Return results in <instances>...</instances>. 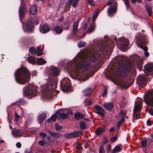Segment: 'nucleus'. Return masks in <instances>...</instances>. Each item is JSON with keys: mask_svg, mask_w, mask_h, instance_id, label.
<instances>
[{"mask_svg": "<svg viewBox=\"0 0 153 153\" xmlns=\"http://www.w3.org/2000/svg\"><path fill=\"white\" fill-rule=\"evenodd\" d=\"M83 59H84V58L81 56H76L69 63L68 70L71 74H73L75 78L78 79H81L85 80L92 76L94 73L92 72L89 73L88 75L82 72V68L83 71H85L90 67V63L88 61H82L76 64V63L79 60Z\"/></svg>", "mask_w": 153, "mask_h": 153, "instance_id": "f257e3e1", "label": "nucleus"}, {"mask_svg": "<svg viewBox=\"0 0 153 153\" xmlns=\"http://www.w3.org/2000/svg\"><path fill=\"white\" fill-rule=\"evenodd\" d=\"M122 70V68H120L114 71L113 65H109L105 72L106 75L110 77L113 82L115 84L123 88H126L128 85L121 77H126L127 74L126 72L123 71Z\"/></svg>", "mask_w": 153, "mask_h": 153, "instance_id": "f03ea898", "label": "nucleus"}, {"mask_svg": "<svg viewBox=\"0 0 153 153\" xmlns=\"http://www.w3.org/2000/svg\"><path fill=\"white\" fill-rule=\"evenodd\" d=\"M131 60L133 61L132 63H126L124 64V62L126 61V58L125 56H122L119 59V64L120 66L122 67L126 71H129L131 70V67L134 65H137L139 70L142 68V60L137 55H134L132 56Z\"/></svg>", "mask_w": 153, "mask_h": 153, "instance_id": "7ed1b4c3", "label": "nucleus"}, {"mask_svg": "<svg viewBox=\"0 0 153 153\" xmlns=\"http://www.w3.org/2000/svg\"><path fill=\"white\" fill-rule=\"evenodd\" d=\"M15 79L18 83L25 84L30 80V72L26 68H19L14 73Z\"/></svg>", "mask_w": 153, "mask_h": 153, "instance_id": "20e7f679", "label": "nucleus"}, {"mask_svg": "<svg viewBox=\"0 0 153 153\" xmlns=\"http://www.w3.org/2000/svg\"><path fill=\"white\" fill-rule=\"evenodd\" d=\"M105 42H103L101 44V45H98L99 49L100 51L102 52L105 51L106 49L108 48H110L111 49H113L114 46V42L116 41V38H114V41L113 40L112 42H111L110 41H107L106 40L108 39V37H106L105 38Z\"/></svg>", "mask_w": 153, "mask_h": 153, "instance_id": "39448f33", "label": "nucleus"}, {"mask_svg": "<svg viewBox=\"0 0 153 153\" xmlns=\"http://www.w3.org/2000/svg\"><path fill=\"white\" fill-rule=\"evenodd\" d=\"M116 44L118 48L124 51L126 50L128 44V40L124 37L120 38L118 39V41L116 42Z\"/></svg>", "mask_w": 153, "mask_h": 153, "instance_id": "423d86ee", "label": "nucleus"}, {"mask_svg": "<svg viewBox=\"0 0 153 153\" xmlns=\"http://www.w3.org/2000/svg\"><path fill=\"white\" fill-rule=\"evenodd\" d=\"M146 42V39L143 36H141L137 42V44L138 47L141 48H142L144 51V54L146 56H149V53L147 51L148 50V48L146 47H143V45Z\"/></svg>", "mask_w": 153, "mask_h": 153, "instance_id": "0eeeda50", "label": "nucleus"}, {"mask_svg": "<svg viewBox=\"0 0 153 153\" xmlns=\"http://www.w3.org/2000/svg\"><path fill=\"white\" fill-rule=\"evenodd\" d=\"M142 100L140 98L137 99V101L135 102L134 108L133 110L134 118L136 119L140 118V116L138 113H136V111H138L141 109L142 106Z\"/></svg>", "mask_w": 153, "mask_h": 153, "instance_id": "6e6552de", "label": "nucleus"}, {"mask_svg": "<svg viewBox=\"0 0 153 153\" xmlns=\"http://www.w3.org/2000/svg\"><path fill=\"white\" fill-rule=\"evenodd\" d=\"M144 99L147 105L153 106V91L149 93L144 96Z\"/></svg>", "mask_w": 153, "mask_h": 153, "instance_id": "1a4fd4ad", "label": "nucleus"}, {"mask_svg": "<svg viewBox=\"0 0 153 153\" xmlns=\"http://www.w3.org/2000/svg\"><path fill=\"white\" fill-rule=\"evenodd\" d=\"M36 88L32 84L28 86L26 91V94L27 96L31 95L32 96H36Z\"/></svg>", "mask_w": 153, "mask_h": 153, "instance_id": "9d476101", "label": "nucleus"}, {"mask_svg": "<svg viewBox=\"0 0 153 153\" xmlns=\"http://www.w3.org/2000/svg\"><path fill=\"white\" fill-rule=\"evenodd\" d=\"M117 3H115L113 6H110L108 10V13L110 16H112L116 12L117 9Z\"/></svg>", "mask_w": 153, "mask_h": 153, "instance_id": "9b49d317", "label": "nucleus"}, {"mask_svg": "<svg viewBox=\"0 0 153 153\" xmlns=\"http://www.w3.org/2000/svg\"><path fill=\"white\" fill-rule=\"evenodd\" d=\"M95 109L96 110V113L101 115L103 118L105 117V111L104 109L99 105H96L94 106Z\"/></svg>", "mask_w": 153, "mask_h": 153, "instance_id": "f8f14e48", "label": "nucleus"}, {"mask_svg": "<svg viewBox=\"0 0 153 153\" xmlns=\"http://www.w3.org/2000/svg\"><path fill=\"white\" fill-rule=\"evenodd\" d=\"M26 10L24 7L23 4V1L22 0L21 2V4L19 9V15L20 19L23 18L26 12Z\"/></svg>", "mask_w": 153, "mask_h": 153, "instance_id": "ddd939ff", "label": "nucleus"}, {"mask_svg": "<svg viewBox=\"0 0 153 153\" xmlns=\"http://www.w3.org/2000/svg\"><path fill=\"white\" fill-rule=\"evenodd\" d=\"M62 82V83H63L65 85L63 89L64 91H67L69 89L68 87L71 84L70 80L68 78H66L64 79Z\"/></svg>", "mask_w": 153, "mask_h": 153, "instance_id": "4468645a", "label": "nucleus"}, {"mask_svg": "<svg viewBox=\"0 0 153 153\" xmlns=\"http://www.w3.org/2000/svg\"><path fill=\"white\" fill-rule=\"evenodd\" d=\"M33 26V24L32 21H28L25 25L24 29L25 30L30 31L31 30Z\"/></svg>", "mask_w": 153, "mask_h": 153, "instance_id": "2eb2a0df", "label": "nucleus"}, {"mask_svg": "<svg viewBox=\"0 0 153 153\" xmlns=\"http://www.w3.org/2000/svg\"><path fill=\"white\" fill-rule=\"evenodd\" d=\"M96 49H94L92 50L91 55L90 58V60L91 62H94L96 61L99 57V55L97 53L94 52Z\"/></svg>", "mask_w": 153, "mask_h": 153, "instance_id": "dca6fc26", "label": "nucleus"}, {"mask_svg": "<svg viewBox=\"0 0 153 153\" xmlns=\"http://www.w3.org/2000/svg\"><path fill=\"white\" fill-rule=\"evenodd\" d=\"M58 115L63 119H65L67 118L68 114L66 113V110L64 109H61L58 110L57 111Z\"/></svg>", "mask_w": 153, "mask_h": 153, "instance_id": "f3484780", "label": "nucleus"}, {"mask_svg": "<svg viewBox=\"0 0 153 153\" xmlns=\"http://www.w3.org/2000/svg\"><path fill=\"white\" fill-rule=\"evenodd\" d=\"M103 106L107 110L111 111L113 108L114 105L113 102H107L105 103Z\"/></svg>", "mask_w": 153, "mask_h": 153, "instance_id": "a211bd4d", "label": "nucleus"}, {"mask_svg": "<svg viewBox=\"0 0 153 153\" xmlns=\"http://www.w3.org/2000/svg\"><path fill=\"white\" fill-rule=\"evenodd\" d=\"M79 0H68L67 5L68 6H71L72 5L73 7H75L77 5L78 2Z\"/></svg>", "mask_w": 153, "mask_h": 153, "instance_id": "6ab92c4d", "label": "nucleus"}, {"mask_svg": "<svg viewBox=\"0 0 153 153\" xmlns=\"http://www.w3.org/2000/svg\"><path fill=\"white\" fill-rule=\"evenodd\" d=\"M79 24V21L74 23L72 26V33L74 35H76L77 33L78 26Z\"/></svg>", "mask_w": 153, "mask_h": 153, "instance_id": "aec40b11", "label": "nucleus"}, {"mask_svg": "<svg viewBox=\"0 0 153 153\" xmlns=\"http://www.w3.org/2000/svg\"><path fill=\"white\" fill-rule=\"evenodd\" d=\"M40 30L43 33H45L49 31V28L46 25H43L40 26Z\"/></svg>", "mask_w": 153, "mask_h": 153, "instance_id": "412c9836", "label": "nucleus"}, {"mask_svg": "<svg viewBox=\"0 0 153 153\" xmlns=\"http://www.w3.org/2000/svg\"><path fill=\"white\" fill-rule=\"evenodd\" d=\"M50 69L51 73L54 76L57 75L59 71V69L58 68L53 66L50 68Z\"/></svg>", "mask_w": 153, "mask_h": 153, "instance_id": "4be33fe9", "label": "nucleus"}, {"mask_svg": "<svg viewBox=\"0 0 153 153\" xmlns=\"http://www.w3.org/2000/svg\"><path fill=\"white\" fill-rule=\"evenodd\" d=\"M12 134L15 137H20L22 136V133L19 129L13 130Z\"/></svg>", "mask_w": 153, "mask_h": 153, "instance_id": "5701e85b", "label": "nucleus"}, {"mask_svg": "<svg viewBox=\"0 0 153 153\" xmlns=\"http://www.w3.org/2000/svg\"><path fill=\"white\" fill-rule=\"evenodd\" d=\"M105 130V128L104 126L99 127L97 129L95 133L97 135H99Z\"/></svg>", "mask_w": 153, "mask_h": 153, "instance_id": "b1692460", "label": "nucleus"}, {"mask_svg": "<svg viewBox=\"0 0 153 153\" xmlns=\"http://www.w3.org/2000/svg\"><path fill=\"white\" fill-rule=\"evenodd\" d=\"M29 12L31 14L33 15L36 14L37 12L36 5H33L31 6L30 8Z\"/></svg>", "mask_w": 153, "mask_h": 153, "instance_id": "393cba45", "label": "nucleus"}, {"mask_svg": "<svg viewBox=\"0 0 153 153\" xmlns=\"http://www.w3.org/2000/svg\"><path fill=\"white\" fill-rule=\"evenodd\" d=\"M50 79L49 77L48 79V85L47 86L46 91L49 92H51L52 90L53 84L51 82H50Z\"/></svg>", "mask_w": 153, "mask_h": 153, "instance_id": "a878e982", "label": "nucleus"}, {"mask_svg": "<svg viewBox=\"0 0 153 153\" xmlns=\"http://www.w3.org/2000/svg\"><path fill=\"white\" fill-rule=\"evenodd\" d=\"M91 92V88H87L83 91L84 95L85 97H88L90 95Z\"/></svg>", "mask_w": 153, "mask_h": 153, "instance_id": "bb28decb", "label": "nucleus"}, {"mask_svg": "<svg viewBox=\"0 0 153 153\" xmlns=\"http://www.w3.org/2000/svg\"><path fill=\"white\" fill-rule=\"evenodd\" d=\"M58 115V113L57 112H56L54 113L53 115H52L51 117V118L48 119L47 120V122H51V121L53 122H55L56 119Z\"/></svg>", "mask_w": 153, "mask_h": 153, "instance_id": "cd10ccee", "label": "nucleus"}, {"mask_svg": "<svg viewBox=\"0 0 153 153\" xmlns=\"http://www.w3.org/2000/svg\"><path fill=\"white\" fill-rule=\"evenodd\" d=\"M72 133L73 138L78 137L82 134V131L80 130L76 131Z\"/></svg>", "mask_w": 153, "mask_h": 153, "instance_id": "c85d7f7f", "label": "nucleus"}, {"mask_svg": "<svg viewBox=\"0 0 153 153\" xmlns=\"http://www.w3.org/2000/svg\"><path fill=\"white\" fill-rule=\"evenodd\" d=\"M54 30L56 34L61 33L62 31V28L59 26H56L54 28Z\"/></svg>", "mask_w": 153, "mask_h": 153, "instance_id": "c756f323", "label": "nucleus"}, {"mask_svg": "<svg viewBox=\"0 0 153 153\" xmlns=\"http://www.w3.org/2000/svg\"><path fill=\"white\" fill-rule=\"evenodd\" d=\"M48 132L55 138H58L60 136V134L58 133L53 132L52 131H48Z\"/></svg>", "mask_w": 153, "mask_h": 153, "instance_id": "7c9ffc66", "label": "nucleus"}, {"mask_svg": "<svg viewBox=\"0 0 153 153\" xmlns=\"http://www.w3.org/2000/svg\"><path fill=\"white\" fill-rule=\"evenodd\" d=\"M36 61L37 64L40 65L45 64L47 62L44 59L41 58H38Z\"/></svg>", "mask_w": 153, "mask_h": 153, "instance_id": "2f4dec72", "label": "nucleus"}, {"mask_svg": "<svg viewBox=\"0 0 153 153\" xmlns=\"http://www.w3.org/2000/svg\"><path fill=\"white\" fill-rule=\"evenodd\" d=\"M46 115L45 113L40 114L38 118V120L40 123H42L43 120L45 118Z\"/></svg>", "mask_w": 153, "mask_h": 153, "instance_id": "473e14b6", "label": "nucleus"}, {"mask_svg": "<svg viewBox=\"0 0 153 153\" xmlns=\"http://www.w3.org/2000/svg\"><path fill=\"white\" fill-rule=\"evenodd\" d=\"M121 146L120 145H117L112 150V152L114 153L116 152H119L121 151Z\"/></svg>", "mask_w": 153, "mask_h": 153, "instance_id": "72a5a7b5", "label": "nucleus"}, {"mask_svg": "<svg viewBox=\"0 0 153 153\" xmlns=\"http://www.w3.org/2000/svg\"><path fill=\"white\" fill-rule=\"evenodd\" d=\"M74 117L76 119H79L82 118L83 117V115L79 112H77L75 114Z\"/></svg>", "mask_w": 153, "mask_h": 153, "instance_id": "f704fd0d", "label": "nucleus"}, {"mask_svg": "<svg viewBox=\"0 0 153 153\" xmlns=\"http://www.w3.org/2000/svg\"><path fill=\"white\" fill-rule=\"evenodd\" d=\"M70 25L69 23L67 21L65 22L63 26V29L67 30L69 29Z\"/></svg>", "mask_w": 153, "mask_h": 153, "instance_id": "c9c22d12", "label": "nucleus"}, {"mask_svg": "<svg viewBox=\"0 0 153 153\" xmlns=\"http://www.w3.org/2000/svg\"><path fill=\"white\" fill-rule=\"evenodd\" d=\"M95 28V26L94 25H91L87 31V33H90L94 31Z\"/></svg>", "mask_w": 153, "mask_h": 153, "instance_id": "e433bc0d", "label": "nucleus"}, {"mask_svg": "<svg viewBox=\"0 0 153 153\" xmlns=\"http://www.w3.org/2000/svg\"><path fill=\"white\" fill-rule=\"evenodd\" d=\"M27 60L28 62L30 63H33L35 61L34 58L33 56L29 57Z\"/></svg>", "mask_w": 153, "mask_h": 153, "instance_id": "4c0bfd02", "label": "nucleus"}, {"mask_svg": "<svg viewBox=\"0 0 153 153\" xmlns=\"http://www.w3.org/2000/svg\"><path fill=\"white\" fill-rule=\"evenodd\" d=\"M100 10H97L94 12L92 16V20L93 21L96 18Z\"/></svg>", "mask_w": 153, "mask_h": 153, "instance_id": "58836bf2", "label": "nucleus"}, {"mask_svg": "<svg viewBox=\"0 0 153 153\" xmlns=\"http://www.w3.org/2000/svg\"><path fill=\"white\" fill-rule=\"evenodd\" d=\"M77 45L79 48H81L85 46V43L84 41H80L78 43Z\"/></svg>", "mask_w": 153, "mask_h": 153, "instance_id": "ea45409f", "label": "nucleus"}, {"mask_svg": "<svg viewBox=\"0 0 153 153\" xmlns=\"http://www.w3.org/2000/svg\"><path fill=\"white\" fill-rule=\"evenodd\" d=\"M139 80L140 81V83L143 84L145 82L146 80V78L143 75L140 76Z\"/></svg>", "mask_w": 153, "mask_h": 153, "instance_id": "a19ab883", "label": "nucleus"}, {"mask_svg": "<svg viewBox=\"0 0 153 153\" xmlns=\"http://www.w3.org/2000/svg\"><path fill=\"white\" fill-rule=\"evenodd\" d=\"M47 140H46L44 138L43 139V140L45 142V143L46 145L47 146H49L50 144V141L51 140L49 137H47Z\"/></svg>", "mask_w": 153, "mask_h": 153, "instance_id": "79ce46f5", "label": "nucleus"}, {"mask_svg": "<svg viewBox=\"0 0 153 153\" xmlns=\"http://www.w3.org/2000/svg\"><path fill=\"white\" fill-rule=\"evenodd\" d=\"M80 128L82 129H85L86 126L85 123L83 122H81L79 123Z\"/></svg>", "mask_w": 153, "mask_h": 153, "instance_id": "37998d69", "label": "nucleus"}, {"mask_svg": "<svg viewBox=\"0 0 153 153\" xmlns=\"http://www.w3.org/2000/svg\"><path fill=\"white\" fill-rule=\"evenodd\" d=\"M147 140L144 139L141 142V146L143 147H145L147 145Z\"/></svg>", "mask_w": 153, "mask_h": 153, "instance_id": "c03bdc74", "label": "nucleus"}, {"mask_svg": "<svg viewBox=\"0 0 153 153\" xmlns=\"http://www.w3.org/2000/svg\"><path fill=\"white\" fill-rule=\"evenodd\" d=\"M147 10L149 16H151L152 14V9L151 7L149 6L147 7Z\"/></svg>", "mask_w": 153, "mask_h": 153, "instance_id": "a18cd8bd", "label": "nucleus"}, {"mask_svg": "<svg viewBox=\"0 0 153 153\" xmlns=\"http://www.w3.org/2000/svg\"><path fill=\"white\" fill-rule=\"evenodd\" d=\"M65 137L67 139H70L73 138L72 133H66L65 134Z\"/></svg>", "mask_w": 153, "mask_h": 153, "instance_id": "49530a36", "label": "nucleus"}, {"mask_svg": "<svg viewBox=\"0 0 153 153\" xmlns=\"http://www.w3.org/2000/svg\"><path fill=\"white\" fill-rule=\"evenodd\" d=\"M115 3H117L116 2L114 1V0H109L107 4V5H111V6H114V4Z\"/></svg>", "mask_w": 153, "mask_h": 153, "instance_id": "de8ad7c7", "label": "nucleus"}, {"mask_svg": "<svg viewBox=\"0 0 153 153\" xmlns=\"http://www.w3.org/2000/svg\"><path fill=\"white\" fill-rule=\"evenodd\" d=\"M29 52L31 53H35L36 52V49L34 47H31L29 50Z\"/></svg>", "mask_w": 153, "mask_h": 153, "instance_id": "09e8293b", "label": "nucleus"}, {"mask_svg": "<svg viewBox=\"0 0 153 153\" xmlns=\"http://www.w3.org/2000/svg\"><path fill=\"white\" fill-rule=\"evenodd\" d=\"M107 88L106 86L104 87V90L102 94V96L103 97H105L106 96L107 93Z\"/></svg>", "mask_w": 153, "mask_h": 153, "instance_id": "8fccbe9b", "label": "nucleus"}, {"mask_svg": "<svg viewBox=\"0 0 153 153\" xmlns=\"http://www.w3.org/2000/svg\"><path fill=\"white\" fill-rule=\"evenodd\" d=\"M14 117L15 120L16 121V122H17L20 118V116L17 113L15 112L14 113Z\"/></svg>", "mask_w": 153, "mask_h": 153, "instance_id": "3c124183", "label": "nucleus"}, {"mask_svg": "<svg viewBox=\"0 0 153 153\" xmlns=\"http://www.w3.org/2000/svg\"><path fill=\"white\" fill-rule=\"evenodd\" d=\"M146 69L148 73L152 71L153 70V68L151 66H148V67H147Z\"/></svg>", "mask_w": 153, "mask_h": 153, "instance_id": "603ef678", "label": "nucleus"}, {"mask_svg": "<svg viewBox=\"0 0 153 153\" xmlns=\"http://www.w3.org/2000/svg\"><path fill=\"white\" fill-rule=\"evenodd\" d=\"M55 128L57 131H59L62 128V127L61 126L59 125L58 124H55Z\"/></svg>", "mask_w": 153, "mask_h": 153, "instance_id": "864d4df0", "label": "nucleus"}, {"mask_svg": "<svg viewBox=\"0 0 153 153\" xmlns=\"http://www.w3.org/2000/svg\"><path fill=\"white\" fill-rule=\"evenodd\" d=\"M126 114V112L124 110H122L119 114L121 117H124Z\"/></svg>", "mask_w": 153, "mask_h": 153, "instance_id": "5fc2aeb1", "label": "nucleus"}, {"mask_svg": "<svg viewBox=\"0 0 153 153\" xmlns=\"http://www.w3.org/2000/svg\"><path fill=\"white\" fill-rule=\"evenodd\" d=\"M125 3L126 8H128L130 7L128 0H126Z\"/></svg>", "mask_w": 153, "mask_h": 153, "instance_id": "6e6d98bb", "label": "nucleus"}, {"mask_svg": "<svg viewBox=\"0 0 153 153\" xmlns=\"http://www.w3.org/2000/svg\"><path fill=\"white\" fill-rule=\"evenodd\" d=\"M25 102V101L24 100H21L18 101L15 103V104H22V103H24Z\"/></svg>", "mask_w": 153, "mask_h": 153, "instance_id": "4d7b16f0", "label": "nucleus"}, {"mask_svg": "<svg viewBox=\"0 0 153 153\" xmlns=\"http://www.w3.org/2000/svg\"><path fill=\"white\" fill-rule=\"evenodd\" d=\"M117 137L116 136L112 137L111 138V142H114L117 140Z\"/></svg>", "mask_w": 153, "mask_h": 153, "instance_id": "13d9d810", "label": "nucleus"}, {"mask_svg": "<svg viewBox=\"0 0 153 153\" xmlns=\"http://www.w3.org/2000/svg\"><path fill=\"white\" fill-rule=\"evenodd\" d=\"M45 143V142L44 141H43L42 140H40L39 142V144L40 145H41L42 146H43L44 145Z\"/></svg>", "mask_w": 153, "mask_h": 153, "instance_id": "bf43d9fd", "label": "nucleus"}, {"mask_svg": "<svg viewBox=\"0 0 153 153\" xmlns=\"http://www.w3.org/2000/svg\"><path fill=\"white\" fill-rule=\"evenodd\" d=\"M77 150H80L82 149V147L81 145L79 144H78L76 146Z\"/></svg>", "mask_w": 153, "mask_h": 153, "instance_id": "052dcab7", "label": "nucleus"}, {"mask_svg": "<svg viewBox=\"0 0 153 153\" xmlns=\"http://www.w3.org/2000/svg\"><path fill=\"white\" fill-rule=\"evenodd\" d=\"M39 135L43 137H46V134L45 133H41L39 134Z\"/></svg>", "mask_w": 153, "mask_h": 153, "instance_id": "680f3d73", "label": "nucleus"}, {"mask_svg": "<svg viewBox=\"0 0 153 153\" xmlns=\"http://www.w3.org/2000/svg\"><path fill=\"white\" fill-rule=\"evenodd\" d=\"M149 112L152 115H153V109L152 108L150 109L149 111Z\"/></svg>", "mask_w": 153, "mask_h": 153, "instance_id": "e2e57ef3", "label": "nucleus"}, {"mask_svg": "<svg viewBox=\"0 0 153 153\" xmlns=\"http://www.w3.org/2000/svg\"><path fill=\"white\" fill-rule=\"evenodd\" d=\"M17 147L18 148H20L21 146V144L19 142H17L16 144Z\"/></svg>", "mask_w": 153, "mask_h": 153, "instance_id": "0e129e2a", "label": "nucleus"}, {"mask_svg": "<svg viewBox=\"0 0 153 153\" xmlns=\"http://www.w3.org/2000/svg\"><path fill=\"white\" fill-rule=\"evenodd\" d=\"M89 4L91 6L94 5V3L93 2L92 0H87Z\"/></svg>", "mask_w": 153, "mask_h": 153, "instance_id": "69168bd1", "label": "nucleus"}, {"mask_svg": "<svg viewBox=\"0 0 153 153\" xmlns=\"http://www.w3.org/2000/svg\"><path fill=\"white\" fill-rule=\"evenodd\" d=\"M103 149L102 147H100L99 149V153H102Z\"/></svg>", "mask_w": 153, "mask_h": 153, "instance_id": "338daca9", "label": "nucleus"}, {"mask_svg": "<svg viewBox=\"0 0 153 153\" xmlns=\"http://www.w3.org/2000/svg\"><path fill=\"white\" fill-rule=\"evenodd\" d=\"M36 53H37V56H40L42 54L41 51Z\"/></svg>", "mask_w": 153, "mask_h": 153, "instance_id": "774afa93", "label": "nucleus"}]
</instances>
